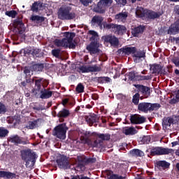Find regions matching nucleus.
I'll return each instance as SVG.
<instances>
[{"label": "nucleus", "instance_id": "nucleus-39", "mask_svg": "<svg viewBox=\"0 0 179 179\" xmlns=\"http://www.w3.org/2000/svg\"><path fill=\"white\" fill-rule=\"evenodd\" d=\"M6 16H9V17L14 18L16 17V11L15 10L6 11Z\"/></svg>", "mask_w": 179, "mask_h": 179}, {"label": "nucleus", "instance_id": "nucleus-55", "mask_svg": "<svg viewBox=\"0 0 179 179\" xmlns=\"http://www.w3.org/2000/svg\"><path fill=\"white\" fill-rule=\"evenodd\" d=\"M117 3L120 5V3H122V6H124V5H126L127 4V1H117Z\"/></svg>", "mask_w": 179, "mask_h": 179}, {"label": "nucleus", "instance_id": "nucleus-8", "mask_svg": "<svg viewBox=\"0 0 179 179\" xmlns=\"http://www.w3.org/2000/svg\"><path fill=\"white\" fill-rule=\"evenodd\" d=\"M104 27H106V29H111L113 31H115V33H117L118 34H124V33L127 31V28H125V27L115 25L114 24H106Z\"/></svg>", "mask_w": 179, "mask_h": 179}, {"label": "nucleus", "instance_id": "nucleus-1", "mask_svg": "<svg viewBox=\"0 0 179 179\" xmlns=\"http://www.w3.org/2000/svg\"><path fill=\"white\" fill-rule=\"evenodd\" d=\"M71 10H72L71 4L62 6L58 11L59 19L62 20H72V19H75L76 15L75 13L71 12Z\"/></svg>", "mask_w": 179, "mask_h": 179}, {"label": "nucleus", "instance_id": "nucleus-43", "mask_svg": "<svg viewBox=\"0 0 179 179\" xmlns=\"http://www.w3.org/2000/svg\"><path fill=\"white\" fill-rule=\"evenodd\" d=\"M178 101H179V90L177 91V92H176V99H173L171 101V103L174 104L176 103H178Z\"/></svg>", "mask_w": 179, "mask_h": 179}, {"label": "nucleus", "instance_id": "nucleus-30", "mask_svg": "<svg viewBox=\"0 0 179 179\" xmlns=\"http://www.w3.org/2000/svg\"><path fill=\"white\" fill-rule=\"evenodd\" d=\"M40 124V120H34L32 122H29L27 126V128L29 129H34V128H37Z\"/></svg>", "mask_w": 179, "mask_h": 179}, {"label": "nucleus", "instance_id": "nucleus-22", "mask_svg": "<svg viewBox=\"0 0 179 179\" xmlns=\"http://www.w3.org/2000/svg\"><path fill=\"white\" fill-rule=\"evenodd\" d=\"M127 17H128V13L127 12L120 13L115 15V19L117 22H125Z\"/></svg>", "mask_w": 179, "mask_h": 179}, {"label": "nucleus", "instance_id": "nucleus-48", "mask_svg": "<svg viewBox=\"0 0 179 179\" xmlns=\"http://www.w3.org/2000/svg\"><path fill=\"white\" fill-rule=\"evenodd\" d=\"M109 179H124V178L117 175H112L109 177Z\"/></svg>", "mask_w": 179, "mask_h": 179}, {"label": "nucleus", "instance_id": "nucleus-45", "mask_svg": "<svg viewBox=\"0 0 179 179\" xmlns=\"http://www.w3.org/2000/svg\"><path fill=\"white\" fill-rule=\"evenodd\" d=\"M35 85L37 87V90H40V89H41V80H36L35 81Z\"/></svg>", "mask_w": 179, "mask_h": 179}, {"label": "nucleus", "instance_id": "nucleus-36", "mask_svg": "<svg viewBox=\"0 0 179 179\" xmlns=\"http://www.w3.org/2000/svg\"><path fill=\"white\" fill-rule=\"evenodd\" d=\"M89 34L91 36V38H92L93 40H97L99 38V34H97V32H96L95 31H89Z\"/></svg>", "mask_w": 179, "mask_h": 179}, {"label": "nucleus", "instance_id": "nucleus-40", "mask_svg": "<svg viewBox=\"0 0 179 179\" xmlns=\"http://www.w3.org/2000/svg\"><path fill=\"white\" fill-rule=\"evenodd\" d=\"M98 137L102 141H108L110 139V135L108 134H98Z\"/></svg>", "mask_w": 179, "mask_h": 179}, {"label": "nucleus", "instance_id": "nucleus-25", "mask_svg": "<svg viewBox=\"0 0 179 179\" xmlns=\"http://www.w3.org/2000/svg\"><path fill=\"white\" fill-rule=\"evenodd\" d=\"M43 9V3L40 1H36L31 7V10L33 12H37L38 10H41Z\"/></svg>", "mask_w": 179, "mask_h": 179}, {"label": "nucleus", "instance_id": "nucleus-59", "mask_svg": "<svg viewBox=\"0 0 179 179\" xmlns=\"http://www.w3.org/2000/svg\"><path fill=\"white\" fill-rule=\"evenodd\" d=\"M19 140V137L16 136L13 138V141H18Z\"/></svg>", "mask_w": 179, "mask_h": 179}, {"label": "nucleus", "instance_id": "nucleus-58", "mask_svg": "<svg viewBox=\"0 0 179 179\" xmlns=\"http://www.w3.org/2000/svg\"><path fill=\"white\" fill-rule=\"evenodd\" d=\"M175 73H176V75H178V76H179V70H178V69H176V70H175Z\"/></svg>", "mask_w": 179, "mask_h": 179}, {"label": "nucleus", "instance_id": "nucleus-12", "mask_svg": "<svg viewBox=\"0 0 179 179\" xmlns=\"http://www.w3.org/2000/svg\"><path fill=\"white\" fill-rule=\"evenodd\" d=\"M136 15L137 17H141L142 19H145L148 16V10L144 9L142 7H137L136 10Z\"/></svg>", "mask_w": 179, "mask_h": 179}, {"label": "nucleus", "instance_id": "nucleus-34", "mask_svg": "<svg viewBox=\"0 0 179 179\" xmlns=\"http://www.w3.org/2000/svg\"><path fill=\"white\" fill-rule=\"evenodd\" d=\"M68 115H69V110L66 109H63L61 111H59L58 113L59 117H68Z\"/></svg>", "mask_w": 179, "mask_h": 179}, {"label": "nucleus", "instance_id": "nucleus-63", "mask_svg": "<svg viewBox=\"0 0 179 179\" xmlns=\"http://www.w3.org/2000/svg\"><path fill=\"white\" fill-rule=\"evenodd\" d=\"M115 1H127V0H115Z\"/></svg>", "mask_w": 179, "mask_h": 179}, {"label": "nucleus", "instance_id": "nucleus-41", "mask_svg": "<svg viewBox=\"0 0 179 179\" xmlns=\"http://www.w3.org/2000/svg\"><path fill=\"white\" fill-rule=\"evenodd\" d=\"M157 164L160 166V167H165L167 168L170 166V164H169L168 162H165V161H160L157 163Z\"/></svg>", "mask_w": 179, "mask_h": 179}, {"label": "nucleus", "instance_id": "nucleus-33", "mask_svg": "<svg viewBox=\"0 0 179 179\" xmlns=\"http://www.w3.org/2000/svg\"><path fill=\"white\" fill-rule=\"evenodd\" d=\"M31 20H32V22H36V23H41L42 22H44L45 19L43 17H40L38 15H32L31 17Z\"/></svg>", "mask_w": 179, "mask_h": 179}, {"label": "nucleus", "instance_id": "nucleus-60", "mask_svg": "<svg viewBox=\"0 0 179 179\" xmlns=\"http://www.w3.org/2000/svg\"><path fill=\"white\" fill-rule=\"evenodd\" d=\"M176 167H177L178 170L179 171V164H177Z\"/></svg>", "mask_w": 179, "mask_h": 179}, {"label": "nucleus", "instance_id": "nucleus-21", "mask_svg": "<svg viewBox=\"0 0 179 179\" xmlns=\"http://www.w3.org/2000/svg\"><path fill=\"white\" fill-rule=\"evenodd\" d=\"M122 132L124 135H135V134L138 133V131L134 127H124Z\"/></svg>", "mask_w": 179, "mask_h": 179}, {"label": "nucleus", "instance_id": "nucleus-52", "mask_svg": "<svg viewBox=\"0 0 179 179\" xmlns=\"http://www.w3.org/2000/svg\"><path fill=\"white\" fill-rule=\"evenodd\" d=\"M173 64H175L176 66H179V59H174Z\"/></svg>", "mask_w": 179, "mask_h": 179}, {"label": "nucleus", "instance_id": "nucleus-64", "mask_svg": "<svg viewBox=\"0 0 179 179\" xmlns=\"http://www.w3.org/2000/svg\"><path fill=\"white\" fill-rule=\"evenodd\" d=\"M171 1H179V0H171Z\"/></svg>", "mask_w": 179, "mask_h": 179}, {"label": "nucleus", "instance_id": "nucleus-35", "mask_svg": "<svg viewBox=\"0 0 179 179\" xmlns=\"http://www.w3.org/2000/svg\"><path fill=\"white\" fill-rule=\"evenodd\" d=\"M8 134H9V131H8V129L3 128V127H0V137L1 138H3V137L6 136V135H8Z\"/></svg>", "mask_w": 179, "mask_h": 179}, {"label": "nucleus", "instance_id": "nucleus-16", "mask_svg": "<svg viewBox=\"0 0 179 179\" xmlns=\"http://www.w3.org/2000/svg\"><path fill=\"white\" fill-rule=\"evenodd\" d=\"M119 52H122L124 55H129L136 52V48L135 47H128L119 50Z\"/></svg>", "mask_w": 179, "mask_h": 179}, {"label": "nucleus", "instance_id": "nucleus-3", "mask_svg": "<svg viewBox=\"0 0 179 179\" xmlns=\"http://www.w3.org/2000/svg\"><path fill=\"white\" fill-rule=\"evenodd\" d=\"M66 131H68V127L65 124H62L57 126L53 132V135L59 138V139H65L66 138Z\"/></svg>", "mask_w": 179, "mask_h": 179}, {"label": "nucleus", "instance_id": "nucleus-9", "mask_svg": "<svg viewBox=\"0 0 179 179\" xmlns=\"http://www.w3.org/2000/svg\"><path fill=\"white\" fill-rule=\"evenodd\" d=\"M80 71L83 73H86L89 72H100L101 71V67L94 65V66H83L80 67Z\"/></svg>", "mask_w": 179, "mask_h": 179}, {"label": "nucleus", "instance_id": "nucleus-44", "mask_svg": "<svg viewBox=\"0 0 179 179\" xmlns=\"http://www.w3.org/2000/svg\"><path fill=\"white\" fill-rule=\"evenodd\" d=\"M84 89L85 87H83L82 84H78L76 87V92H78V93H82L83 92Z\"/></svg>", "mask_w": 179, "mask_h": 179}, {"label": "nucleus", "instance_id": "nucleus-38", "mask_svg": "<svg viewBox=\"0 0 179 179\" xmlns=\"http://www.w3.org/2000/svg\"><path fill=\"white\" fill-rule=\"evenodd\" d=\"M17 29L20 31V33H22V31H24V24H23V22H19L17 25Z\"/></svg>", "mask_w": 179, "mask_h": 179}, {"label": "nucleus", "instance_id": "nucleus-51", "mask_svg": "<svg viewBox=\"0 0 179 179\" xmlns=\"http://www.w3.org/2000/svg\"><path fill=\"white\" fill-rule=\"evenodd\" d=\"M84 6H88L89 3H92V1H80Z\"/></svg>", "mask_w": 179, "mask_h": 179}, {"label": "nucleus", "instance_id": "nucleus-26", "mask_svg": "<svg viewBox=\"0 0 179 179\" xmlns=\"http://www.w3.org/2000/svg\"><path fill=\"white\" fill-rule=\"evenodd\" d=\"M52 96V92L48 90L41 91V99H50Z\"/></svg>", "mask_w": 179, "mask_h": 179}, {"label": "nucleus", "instance_id": "nucleus-32", "mask_svg": "<svg viewBox=\"0 0 179 179\" xmlns=\"http://www.w3.org/2000/svg\"><path fill=\"white\" fill-rule=\"evenodd\" d=\"M137 87L138 88V90L143 93V94H149V93H150V90L148 87H145L143 85H137Z\"/></svg>", "mask_w": 179, "mask_h": 179}, {"label": "nucleus", "instance_id": "nucleus-18", "mask_svg": "<svg viewBox=\"0 0 179 179\" xmlns=\"http://www.w3.org/2000/svg\"><path fill=\"white\" fill-rule=\"evenodd\" d=\"M38 67V65L36 64L31 67H25L24 72L27 76H31L33 75V73L37 68Z\"/></svg>", "mask_w": 179, "mask_h": 179}, {"label": "nucleus", "instance_id": "nucleus-24", "mask_svg": "<svg viewBox=\"0 0 179 179\" xmlns=\"http://www.w3.org/2000/svg\"><path fill=\"white\" fill-rule=\"evenodd\" d=\"M162 13H156L155 11L148 10V15L146 17H148L149 19H156V17H159L162 16Z\"/></svg>", "mask_w": 179, "mask_h": 179}, {"label": "nucleus", "instance_id": "nucleus-11", "mask_svg": "<svg viewBox=\"0 0 179 179\" xmlns=\"http://www.w3.org/2000/svg\"><path fill=\"white\" fill-rule=\"evenodd\" d=\"M130 121L131 124H143L146 121V118L143 116L134 115L131 117Z\"/></svg>", "mask_w": 179, "mask_h": 179}, {"label": "nucleus", "instance_id": "nucleus-20", "mask_svg": "<svg viewBox=\"0 0 179 179\" xmlns=\"http://www.w3.org/2000/svg\"><path fill=\"white\" fill-rule=\"evenodd\" d=\"M55 44L57 47H65L66 48L68 47L69 48V43L66 42L64 38H63L62 40L56 39L55 41Z\"/></svg>", "mask_w": 179, "mask_h": 179}, {"label": "nucleus", "instance_id": "nucleus-4", "mask_svg": "<svg viewBox=\"0 0 179 179\" xmlns=\"http://www.w3.org/2000/svg\"><path fill=\"white\" fill-rule=\"evenodd\" d=\"M111 3H113L112 1H99L97 3V6H96L94 8V10L95 12H97L98 13H104V10L111 6Z\"/></svg>", "mask_w": 179, "mask_h": 179}, {"label": "nucleus", "instance_id": "nucleus-19", "mask_svg": "<svg viewBox=\"0 0 179 179\" xmlns=\"http://www.w3.org/2000/svg\"><path fill=\"white\" fill-rule=\"evenodd\" d=\"M0 177H1L3 178L12 179V178H15V177H16V174H15L12 172L0 171Z\"/></svg>", "mask_w": 179, "mask_h": 179}, {"label": "nucleus", "instance_id": "nucleus-28", "mask_svg": "<svg viewBox=\"0 0 179 179\" xmlns=\"http://www.w3.org/2000/svg\"><path fill=\"white\" fill-rule=\"evenodd\" d=\"M103 22V17L100 16H94L92 20V24H98V26H101V22Z\"/></svg>", "mask_w": 179, "mask_h": 179}, {"label": "nucleus", "instance_id": "nucleus-6", "mask_svg": "<svg viewBox=\"0 0 179 179\" xmlns=\"http://www.w3.org/2000/svg\"><path fill=\"white\" fill-rule=\"evenodd\" d=\"M159 104H152L150 103H140L138 104V110L140 111H143V113H148V111H152L156 108V107H159Z\"/></svg>", "mask_w": 179, "mask_h": 179}, {"label": "nucleus", "instance_id": "nucleus-5", "mask_svg": "<svg viewBox=\"0 0 179 179\" xmlns=\"http://www.w3.org/2000/svg\"><path fill=\"white\" fill-rule=\"evenodd\" d=\"M56 162L59 169H69V161H68V158L66 156L59 155Z\"/></svg>", "mask_w": 179, "mask_h": 179}, {"label": "nucleus", "instance_id": "nucleus-37", "mask_svg": "<svg viewBox=\"0 0 179 179\" xmlns=\"http://www.w3.org/2000/svg\"><path fill=\"white\" fill-rule=\"evenodd\" d=\"M41 51V50L39 49H32L30 52L34 57H41V55H39Z\"/></svg>", "mask_w": 179, "mask_h": 179}, {"label": "nucleus", "instance_id": "nucleus-17", "mask_svg": "<svg viewBox=\"0 0 179 179\" xmlns=\"http://www.w3.org/2000/svg\"><path fill=\"white\" fill-rule=\"evenodd\" d=\"M87 50H88L91 54H96L99 52V43H92L87 47Z\"/></svg>", "mask_w": 179, "mask_h": 179}, {"label": "nucleus", "instance_id": "nucleus-42", "mask_svg": "<svg viewBox=\"0 0 179 179\" xmlns=\"http://www.w3.org/2000/svg\"><path fill=\"white\" fill-rule=\"evenodd\" d=\"M139 97L140 95L139 94L136 93L134 96H133V103L134 104H138L139 103Z\"/></svg>", "mask_w": 179, "mask_h": 179}, {"label": "nucleus", "instance_id": "nucleus-56", "mask_svg": "<svg viewBox=\"0 0 179 179\" xmlns=\"http://www.w3.org/2000/svg\"><path fill=\"white\" fill-rule=\"evenodd\" d=\"M177 145H179V140L172 143V146H177Z\"/></svg>", "mask_w": 179, "mask_h": 179}, {"label": "nucleus", "instance_id": "nucleus-49", "mask_svg": "<svg viewBox=\"0 0 179 179\" xmlns=\"http://www.w3.org/2000/svg\"><path fill=\"white\" fill-rule=\"evenodd\" d=\"M135 78H136V76L134 72H130L129 73V79H131V80H134Z\"/></svg>", "mask_w": 179, "mask_h": 179}, {"label": "nucleus", "instance_id": "nucleus-23", "mask_svg": "<svg viewBox=\"0 0 179 179\" xmlns=\"http://www.w3.org/2000/svg\"><path fill=\"white\" fill-rule=\"evenodd\" d=\"M99 117L94 113H92L90 115L87 116L86 121L89 124H93L94 122H97Z\"/></svg>", "mask_w": 179, "mask_h": 179}, {"label": "nucleus", "instance_id": "nucleus-29", "mask_svg": "<svg viewBox=\"0 0 179 179\" xmlns=\"http://www.w3.org/2000/svg\"><path fill=\"white\" fill-rule=\"evenodd\" d=\"M130 155L136 157H142V156H143L145 154L142 152V150L134 149L130 151Z\"/></svg>", "mask_w": 179, "mask_h": 179}, {"label": "nucleus", "instance_id": "nucleus-54", "mask_svg": "<svg viewBox=\"0 0 179 179\" xmlns=\"http://www.w3.org/2000/svg\"><path fill=\"white\" fill-rule=\"evenodd\" d=\"M103 80H105V82H111V78L108 77H103Z\"/></svg>", "mask_w": 179, "mask_h": 179}, {"label": "nucleus", "instance_id": "nucleus-13", "mask_svg": "<svg viewBox=\"0 0 179 179\" xmlns=\"http://www.w3.org/2000/svg\"><path fill=\"white\" fill-rule=\"evenodd\" d=\"M174 123V117L164 118L162 122V127L164 129H169L171 124Z\"/></svg>", "mask_w": 179, "mask_h": 179}, {"label": "nucleus", "instance_id": "nucleus-15", "mask_svg": "<svg viewBox=\"0 0 179 179\" xmlns=\"http://www.w3.org/2000/svg\"><path fill=\"white\" fill-rule=\"evenodd\" d=\"M64 40L66 43H69V48H72V40H73V37H75V33H64Z\"/></svg>", "mask_w": 179, "mask_h": 179}, {"label": "nucleus", "instance_id": "nucleus-57", "mask_svg": "<svg viewBox=\"0 0 179 179\" xmlns=\"http://www.w3.org/2000/svg\"><path fill=\"white\" fill-rule=\"evenodd\" d=\"M66 103H68V99L63 100V106H65V104H66Z\"/></svg>", "mask_w": 179, "mask_h": 179}, {"label": "nucleus", "instance_id": "nucleus-31", "mask_svg": "<svg viewBox=\"0 0 179 179\" xmlns=\"http://www.w3.org/2000/svg\"><path fill=\"white\" fill-rule=\"evenodd\" d=\"M150 71L152 73H159L162 71V68L157 64H153L150 66Z\"/></svg>", "mask_w": 179, "mask_h": 179}, {"label": "nucleus", "instance_id": "nucleus-46", "mask_svg": "<svg viewBox=\"0 0 179 179\" xmlns=\"http://www.w3.org/2000/svg\"><path fill=\"white\" fill-rule=\"evenodd\" d=\"M143 143H149L150 142V136H145L142 139Z\"/></svg>", "mask_w": 179, "mask_h": 179}, {"label": "nucleus", "instance_id": "nucleus-14", "mask_svg": "<svg viewBox=\"0 0 179 179\" xmlns=\"http://www.w3.org/2000/svg\"><path fill=\"white\" fill-rule=\"evenodd\" d=\"M145 52H143V51H139L137 52H135L133 55L134 62L136 63L141 62V61H142V58H145Z\"/></svg>", "mask_w": 179, "mask_h": 179}, {"label": "nucleus", "instance_id": "nucleus-10", "mask_svg": "<svg viewBox=\"0 0 179 179\" xmlns=\"http://www.w3.org/2000/svg\"><path fill=\"white\" fill-rule=\"evenodd\" d=\"M102 39L105 43H110V45H113V47H118L120 45V41H118V38L114 36H103Z\"/></svg>", "mask_w": 179, "mask_h": 179}, {"label": "nucleus", "instance_id": "nucleus-50", "mask_svg": "<svg viewBox=\"0 0 179 179\" xmlns=\"http://www.w3.org/2000/svg\"><path fill=\"white\" fill-rule=\"evenodd\" d=\"M6 110V108H5V105L0 103V113H5Z\"/></svg>", "mask_w": 179, "mask_h": 179}, {"label": "nucleus", "instance_id": "nucleus-62", "mask_svg": "<svg viewBox=\"0 0 179 179\" xmlns=\"http://www.w3.org/2000/svg\"><path fill=\"white\" fill-rule=\"evenodd\" d=\"M13 122L14 124H16V120H13Z\"/></svg>", "mask_w": 179, "mask_h": 179}, {"label": "nucleus", "instance_id": "nucleus-7", "mask_svg": "<svg viewBox=\"0 0 179 179\" xmlns=\"http://www.w3.org/2000/svg\"><path fill=\"white\" fill-rule=\"evenodd\" d=\"M173 152L172 149L163 148L162 147H156L151 150V155L152 156L162 155H169Z\"/></svg>", "mask_w": 179, "mask_h": 179}, {"label": "nucleus", "instance_id": "nucleus-27", "mask_svg": "<svg viewBox=\"0 0 179 179\" xmlns=\"http://www.w3.org/2000/svg\"><path fill=\"white\" fill-rule=\"evenodd\" d=\"M143 30H145V27H137L134 28V29L132 31V34H134L135 37H137L138 34H141L143 31Z\"/></svg>", "mask_w": 179, "mask_h": 179}, {"label": "nucleus", "instance_id": "nucleus-47", "mask_svg": "<svg viewBox=\"0 0 179 179\" xmlns=\"http://www.w3.org/2000/svg\"><path fill=\"white\" fill-rule=\"evenodd\" d=\"M52 54L54 57H59V50H52Z\"/></svg>", "mask_w": 179, "mask_h": 179}, {"label": "nucleus", "instance_id": "nucleus-2", "mask_svg": "<svg viewBox=\"0 0 179 179\" xmlns=\"http://www.w3.org/2000/svg\"><path fill=\"white\" fill-rule=\"evenodd\" d=\"M22 159L26 162L27 167H33L36 163V153L31 152V150H23L21 152Z\"/></svg>", "mask_w": 179, "mask_h": 179}, {"label": "nucleus", "instance_id": "nucleus-61", "mask_svg": "<svg viewBox=\"0 0 179 179\" xmlns=\"http://www.w3.org/2000/svg\"><path fill=\"white\" fill-rule=\"evenodd\" d=\"M178 44H179V38L176 40Z\"/></svg>", "mask_w": 179, "mask_h": 179}, {"label": "nucleus", "instance_id": "nucleus-53", "mask_svg": "<svg viewBox=\"0 0 179 179\" xmlns=\"http://www.w3.org/2000/svg\"><path fill=\"white\" fill-rule=\"evenodd\" d=\"M174 10L176 13H178V15H179V6H176L174 8Z\"/></svg>", "mask_w": 179, "mask_h": 179}]
</instances>
